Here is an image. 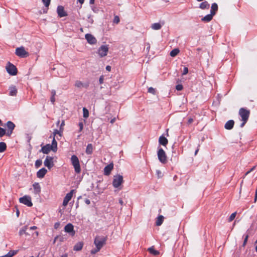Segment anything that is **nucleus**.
<instances>
[{
	"instance_id": "51",
	"label": "nucleus",
	"mask_w": 257,
	"mask_h": 257,
	"mask_svg": "<svg viewBox=\"0 0 257 257\" xmlns=\"http://www.w3.org/2000/svg\"><path fill=\"white\" fill-rule=\"evenodd\" d=\"M13 133V131H10V130H8L7 132H6V135L9 137L11 136V135H12Z\"/></svg>"
},
{
	"instance_id": "15",
	"label": "nucleus",
	"mask_w": 257,
	"mask_h": 257,
	"mask_svg": "<svg viewBox=\"0 0 257 257\" xmlns=\"http://www.w3.org/2000/svg\"><path fill=\"white\" fill-rule=\"evenodd\" d=\"M113 168V164L112 163H110L105 167L104 169V174L105 175L108 176L110 174L111 171L112 170Z\"/></svg>"
},
{
	"instance_id": "31",
	"label": "nucleus",
	"mask_w": 257,
	"mask_h": 257,
	"mask_svg": "<svg viewBox=\"0 0 257 257\" xmlns=\"http://www.w3.org/2000/svg\"><path fill=\"white\" fill-rule=\"evenodd\" d=\"M7 126L8 130L13 131L15 127V124L11 121H8L7 123Z\"/></svg>"
},
{
	"instance_id": "4",
	"label": "nucleus",
	"mask_w": 257,
	"mask_h": 257,
	"mask_svg": "<svg viewBox=\"0 0 257 257\" xmlns=\"http://www.w3.org/2000/svg\"><path fill=\"white\" fill-rule=\"evenodd\" d=\"M239 115L241 117V120H248L250 114V110L246 108L241 107L238 112Z\"/></svg>"
},
{
	"instance_id": "61",
	"label": "nucleus",
	"mask_w": 257,
	"mask_h": 257,
	"mask_svg": "<svg viewBox=\"0 0 257 257\" xmlns=\"http://www.w3.org/2000/svg\"><path fill=\"white\" fill-rule=\"evenodd\" d=\"M59 238V236H56L55 237V238H54V241H53V243H54V244L56 242V240H57L58 238Z\"/></svg>"
},
{
	"instance_id": "46",
	"label": "nucleus",
	"mask_w": 257,
	"mask_h": 257,
	"mask_svg": "<svg viewBox=\"0 0 257 257\" xmlns=\"http://www.w3.org/2000/svg\"><path fill=\"white\" fill-rule=\"evenodd\" d=\"M183 86L182 84H178L176 86V90L178 91H181L183 89Z\"/></svg>"
},
{
	"instance_id": "52",
	"label": "nucleus",
	"mask_w": 257,
	"mask_h": 257,
	"mask_svg": "<svg viewBox=\"0 0 257 257\" xmlns=\"http://www.w3.org/2000/svg\"><path fill=\"white\" fill-rule=\"evenodd\" d=\"M64 125H65V122H64V120H63L60 125V130H63V126Z\"/></svg>"
},
{
	"instance_id": "63",
	"label": "nucleus",
	"mask_w": 257,
	"mask_h": 257,
	"mask_svg": "<svg viewBox=\"0 0 257 257\" xmlns=\"http://www.w3.org/2000/svg\"><path fill=\"white\" fill-rule=\"evenodd\" d=\"M37 228V226H32L30 227V229L34 230V229H36Z\"/></svg>"
},
{
	"instance_id": "7",
	"label": "nucleus",
	"mask_w": 257,
	"mask_h": 257,
	"mask_svg": "<svg viewBox=\"0 0 257 257\" xmlns=\"http://www.w3.org/2000/svg\"><path fill=\"white\" fill-rule=\"evenodd\" d=\"M6 70L11 75H16L17 74V69L13 64L9 62L6 66Z\"/></svg>"
},
{
	"instance_id": "11",
	"label": "nucleus",
	"mask_w": 257,
	"mask_h": 257,
	"mask_svg": "<svg viewBox=\"0 0 257 257\" xmlns=\"http://www.w3.org/2000/svg\"><path fill=\"white\" fill-rule=\"evenodd\" d=\"M64 231L69 233L71 236H74L75 234V232L74 230V226L72 224L69 223L67 224L64 227Z\"/></svg>"
},
{
	"instance_id": "10",
	"label": "nucleus",
	"mask_w": 257,
	"mask_h": 257,
	"mask_svg": "<svg viewBox=\"0 0 257 257\" xmlns=\"http://www.w3.org/2000/svg\"><path fill=\"white\" fill-rule=\"evenodd\" d=\"M74 192V190H72L70 191V192L68 193L66 195L65 197L64 198L63 201V205L64 206H65V207L67 205L69 201L70 200H71V199L72 198Z\"/></svg>"
},
{
	"instance_id": "41",
	"label": "nucleus",
	"mask_w": 257,
	"mask_h": 257,
	"mask_svg": "<svg viewBox=\"0 0 257 257\" xmlns=\"http://www.w3.org/2000/svg\"><path fill=\"white\" fill-rule=\"evenodd\" d=\"M42 160H37L35 162V167L37 168H39L42 165Z\"/></svg>"
},
{
	"instance_id": "1",
	"label": "nucleus",
	"mask_w": 257,
	"mask_h": 257,
	"mask_svg": "<svg viewBox=\"0 0 257 257\" xmlns=\"http://www.w3.org/2000/svg\"><path fill=\"white\" fill-rule=\"evenodd\" d=\"M107 237L104 236H96L94 239V243L96 248L91 250V254H95L105 244Z\"/></svg>"
},
{
	"instance_id": "45",
	"label": "nucleus",
	"mask_w": 257,
	"mask_h": 257,
	"mask_svg": "<svg viewBox=\"0 0 257 257\" xmlns=\"http://www.w3.org/2000/svg\"><path fill=\"white\" fill-rule=\"evenodd\" d=\"M148 92L155 94L156 93V90L153 87H149L148 88Z\"/></svg>"
},
{
	"instance_id": "24",
	"label": "nucleus",
	"mask_w": 257,
	"mask_h": 257,
	"mask_svg": "<svg viewBox=\"0 0 257 257\" xmlns=\"http://www.w3.org/2000/svg\"><path fill=\"white\" fill-rule=\"evenodd\" d=\"M218 10V6L217 4L213 3L212 4L211 7V10H210V13L212 14L213 15H215L216 12Z\"/></svg>"
},
{
	"instance_id": "62",
	"label": "nucleus",
	"mask_w": 257,
	"mask_h": 257,
	"mask_svg": "<svg viewBox=\"0 0 257 257\" xmlns=\"http://www.w3.org/2000/svg\"><path fill=\"white\" fill-rule=\"evenodd\" d=\"M77 1L81 4V5H82L84 2V0H77Z\"/></svg>"
},
{
	"instance_id": "64",
	"label": "nucleus",
	"mask_w": 257,
	"mask_h": 257,
	"mask_svg": "<svg viewBox=\"0 0 257 257\" xmlns=\"http://www.w3.org/2000/svg\"><path fill=\"white\" fill-rule=\"evenodd\" d=\"M61 257H68V255L67 253H65V254H63L62 255H61Z\"/></svg>"
},
{
	"instance_id": "29",
	"label": "nucleus",
	"mask_w": 257,
	"mask_h": 257,
	"mask_svg": "<svg viewBox=\"0 0 257 257\" xmlns=\"http://www.w3.org/2000/svg\"><path fill=\"white\" fill-rule=\"evenodd\" d=\"M162 28V25L159 23H154L151 25V28L154 30H159Z\"/></svg>"
},
{
	"instance_id": "57",
	"label": "nucleus",
	"mask_w": 257,
	"mask_h": 257,
	"mask_svg": "<svg viewBox=\"0 0 257 257\" xmlns=\"http://www.w3.org/2000/svg\"><path fill=\"white\" fill-rule=\"evenodd\" d=\"M51 93L52 96H55L56 91L55 90H52Z\"/></svg>"
},
{
	"instance_id": "6",
	"label": "nucleus",
	"mask_w": 257,
	"mask_h": 257,
	"mask_svg": "<svg viewBox=\"0 0 257 257\" xmlns=\"http://www.w3.org/2000/svg\"><path fill=\"white\" fill-rule=\"evenodd\" d=\"M16 54L21 58H26L29 55V53L25 50L24 47L17 48L16 49Z\"/></svg>"
},
{
	"instance_id": "12",
	"label": "nucleus",
	"mask_w": 257,
	"mask_h": 257,
	"mask_svg": "<svg viewBox=\"0 0 257 257\" xmlns=\"http://www.w3.org/2000/svg\"><path fill=\"white\" fill-rule=\"evenodd\" d=\"M53 158L47 156L45 160L44 161V165L47 167L49 169H51L54 166Z\"/></svg>"
},
{
	"instance_id": "26",
	"label": "nucleus",
	"mask_w": 257,
	"mask_h": 257,
	"mask_svg": "<svg viewBox=\"0 0 257 257\" xmlns=\"http://www.w3.org/2000/svg\"><path fill=\"white\" fill-rule=\"evenodd\" d=\"M210 5L207 1H204L201 3L199 6V8L202 10L209 9Z\"/></svg>"
},
{
	"instance_id": "34",
	"label": "nucleus",
	"mask_w": 257,
	"mask_h": 257,
	"mask_svg": "<svg viewBox=\"0 0 257 257\" xmlns=\"http://www.w3.org/2000/svg\"><path fill=\"white\" fill-rule=\"evenodd\" d=\"M7 149L6 144L4 142H0V153L4 152Z\"/></svg>"
},
{
	"instance_id": "13",
	"label": "nucleus",
	"mask_w": 257,
	"mask_h": 257,
	"mask_svg": "<svg viewBox=\"0 0 257 257\" xmlns=\"http://www.w3.org/2000/svg\"><path fill=\"white\" fill-rule=\"evenodd\" d=\"M85 38L87 42L91 45H94L97 43L96 39L90 34H86L85 35Z\"/></svg>"
},
{
	"instance_id": "48",
	"label": "nucleus",
	"mask_w": 257,
	"mask_h": 257,
	"mask_svg": "<svg viewBox=\"0 0 257 257\" xmlns=\"http://www.w3.org/2000/svg\"><path fill=\"white\" fill-rule=\"evenodd\" d=\"M242 121V122L240 124V127H243L245 124L247 122V120H241Z\"/></svg>"
},
{
	"instance_id": "28",
	"label": "nucleus",
	"mask_w": 257,
	"mask_h": 257,
	"mask_svg": "<svg viewBox=\"0 0 257 257\" xmlns=\"http://www.w3.org/2000/svg\"><path fill=\"white\" fill-rule=\"evenodd\" d=\"M164 218L163 215H159L157 218L156 222V225L160 226L163 222Z\"/></svg>"
},
{
	"instance_id": "60",
	"label": "nucleus",
	"mask_w": 257,
	"mask_h": 257,
	"mask_svg": "<svg viewBox=\"0 0 257 257\" xmlns=\"http://www.w3.org/2000/svg\"><path fill=\"white\" fill-rule=\"evenodd\" d=\"M115 120H116V118L115 117H114L111 119L110 123L112 124L115 121Z\"/></svg>"
},
{
	"instance_id": "8",
	"label": "nucleus",
	"mask_w": 257,
	"mask_h": 257,
	"mask_svg": "<svg viewBox=\"0 0 257 257\" xmlns=\"http://www.w3.org/2000/svg\"><path fill=\"white\" fill-rule=\"evenodd\" d=\"M20 203H23L28 207H31L33 205V203L31 201V198L29 196L25 195L23 197H21L19 199Z\"/></svg>"
},
{
	"instance_id": "33",
	"label": "nucleus",
	"mask_w": 257,
	"mask_h": 257,
	"mask_svg": "<svg viewBox=\"0 0 257 257\" xmlns=\"http://www.w3.org/2000/svg\"><path fill=\"white\" fill-rule=\"evenodd\" d=\"M148 250L151 254L154 255H158L160 253L159 251L157 250H155L154 247H150L148 249Z\"/></svg>"
},
{
	"instance_id": "22",
	"label": "nucleus",
	"mask_w": 257,
	"mask_h": 257,
	"mask_svg": "<svg viewBox=\"0 0 257 257\" xmlns=\"http://www.w3.org/2000/svg\"><path fill=\"white\" fill-rule=\"evenodd\" d=\"M234 121L233 120L230 119L226 122V130H231L234 126Z\"/></svg>"
},
{
	"instance_id": "20",
	"label": "nucleus",
	"mask_w": 257,
	"mask_h": 257,
	"mask_svg": "<svg viewBox=\"0 0 257 257\" xmlns=\"http://www.w3.org/2000/svg\"><path fill=\"white\" fill-rule=\"evenodd\" d=\"M33 187L35 194H39L41 192V187L39 183L35 182L33 184Z\"/></svg>"
},
{
	"instance_id": "35",
	"label": "nucleus",
	"mask_w": 257,
	"mask_h": 257,
	"mask_svg": "<svg viewBox=\"0 0 257 257\" xmlns=\"http://www.w3.org/2000/svg\"><path fill=\"white\" fill-rule=\"evenodd\" d=\"M28 227L27 226H24L22 228H21L19 231V235L20 236L23 235L24 234H28L26 232V230H27Z\"/></svg>"
},
{
	"instance_id": "17",
	"label": "nucleus",
	"mask_w": 257,
	"mask_h": 257,
	"mask_svg": "<svg viewBox=\"0 0 257 257\" xmlns=\"http://www.w3.org/2000/svg\"><path fill=\"white\" fill-rule=\"evenodd\" d=\"M51 150H52V147H50V144H47L42 147L41 151L44 154H48Z\"/></svg>"
},
{
	"instance_id": "53",
	"label": "nucleus",
	"mask_w": 257,
	"mask_h": 257,
	"mask_svg": "<svg viewBox=\"0 0 257 257\" xmlns=\"http://www.w3.org/2000/svg\"><path fill=\"white\" fill-rule=\"evenodd\" d=\"M59 226H60V223L59 222H56L54 224V228L55 229H57L58 228H59Z\"/></svg>"
},
{
	"instance_id": "27",
	"label": "nucleus",
	"mask_w": 257,
	"mask_h": 257,
	"mask_svg": "<svg viewBox=\"0 0 257 257\" xmlns=\"http://www.w3.org/2000/svg\"><path fill=\"white\" fill-rule=\"evenodd\" d=\"M50 147L52 148V151L54 152L57 151V143L54 137H53V141L52 142V144L50 145Z\"/></svg>"
},
{
	"instance_id": "43",
	"label": "nucleus",
	"mask_w": 257,
	"mask_h": 257,
	"mask_svg": "<svg viewBox=\"0 0 257 257\" xmlns=\"http://www.w3.org/2000/svg\"><path fill=\"white\" fill-rule=\"evenodd\" d=\"M6 134V131L4 128L0 127V137H3Z\"/></svg>"
},
{
	"instance_id": "18",
	"label": "nucleus",
	"mask_w": 257,
	"mask_h": 257,
	"mask_svg": "<svg viewBox=\"0 0 257 257\" xmlns=\"http://www.w3.org/2000/svg\"><path fill=\"white\" fill-rule=\"evenodd\" d=\"M159 143L160 145H161L163 146H166L168 143V141L166 138H165L163 136H161L160 137L159 139Z\"/></svg>"
},
{
	"instance_id": "59",
	"label": "nucleus",
	"mask_w": 257,
	"mask_h": 257,
	"mask_svg": "<svg viewBox=\"0 0 257 257\" xmlns=\"http://www.w3.org/2000/svg\"><path fill=\"white\" fill-rule=\"evenodd\" d=\"M119 203H120V204L121 205H123V200H122V199L121 198H120V199H119Z\"/></svg>"
},
{
	"instance_id": "32",
	"label": "nucleus",
	"mask_w": 257,
	"mask_h": 257,
	"mask_svg": "<svg viewBox=\"0 0 257 257\" xmlns=\"http://www.w3.org/2000/svg\"><path fill=\"white\" fill-rule=\"evenodd\" d=\"M179 52V49H174L170 52V55L171 57H174L178 54Z\"/></svg>"
},
{
	"instance_id": "44",
	"label": "nucleus",
	"mask_w": 257,
	"mask_h": 257,
	"mask_svg": "<svg viewBox=\"0 0 257 257\" xmlns=\"http://www.w3.org/2000/svg\"><path fill=\"white\" fill-rule=\"evenodd\" d=\"M119 22L120 20L119 17L118 16H115L113 21V23L117 24L119 23Z\"/></svg>"
},
{
	"instance_id": "30",
	"label": "nucleus",
	"mask_w": 257,
	"mask_h": 257,
	"mask_svg": "<svg viewBox=\"0 0 257 257\" xmlns=\"http://www.w3.org/2000/svg\"><path fill=\"white\" fill-rule=\"evenodd\" d=\"M93 152V146L91 144H89L86 149V153L88 155H90Z\"/></svg>"
},
{
	"instance_id": "38",
	"label": "nucleus",
	"mask_w": 257,
	"mask_h": 257,
	"mask_svg": "<svg viewBox=\"0 0 257 257\" xmlns=\"http://www.w3.org/2000/svg\"><path fill=\"white\" fill-rule=\"evenodd\" d=\"M248 234L247 233H245L243 235V237L244 238V240H243V242L242 243V246H245L246 243H247V240H248Z\"/></svg>"
},
{
	"instance_id": "47",
	"label": "nucleus",
	"mask_w": 257,
	"mask_h": 257,
	"mask_svg": "<svg viewBox=\"0 0 257 257\" xmlns=\"http://www.w3.org/2000/svg\"><path fill=\"white\" fill-rule=\"evenodd\" d=\"M78 125H79V132H80L82 131L83 128V124L82 122H79V124H78Z\"/></svg>"
},
{
	"instance_id": "50",
	"label": "nucleus",
	"mask_w": 257,
	"mask_h": 257,
	"mask_svg": "<svg viewBox=\"0 0 257 257\" xmlns=\"http://www.w3.org/2000/svg\"><path fill=\"white\" fill-rule=\"evenodd\" d=\"M188 68L186 67H185L184 68V70H183V73L182 74L183 75H186L188 73Z\"/></svg>"
},
{
	"instance_id": "9",
	"label": "nucleus",
	"mask_w": 257,
	"mask_h": 257,
	"mask_svg": "<svg viewBox=\"0 0 257 257\" xmlns=\"http://www.w3.org/2000/svg\"><path fill=\"white\" fill-rule=\"evenodd\" d=\"M108 51V47L107 45H102L98 50V53L100 57H103L107 55Z\"/></svg>"
},
{
	"instance_id": "2",
	"label": "nucleus",
	"mask_w": 257,
	"mask_h": 257,
	"mask_svg": "<svg viewBox=\"0 0 257 257\" xmlns=\"http://www.w3.org/2000/svg\"><path fill=\"white\" fill-rule=\"evenodd\" d=\"M71 161L74 168L75 172L77 174L80 173L81 168L78 157L76 155H72L71 158Z\"/></svg>"
},
{
	"instance_id": "16",
	"label": "nucleus",
	"mask_w": 257,
	"mask_h": 257,
	"mask_svg": "<svg viewBox=\"0 0 257 257\" xmlns=\"http://www.w3.org/2000/svg\"><path fill=\"white\" fill-rule=\"evenodd\" d=\"M47 172V170L43 168L40 169L37 173V177L39 178H43Z\"/></svg>"
},
{
	"instance_id": "56",
	"label": "nucleus",
	"mask_w": 257,
	"mask_h": 257,
	"mask_svg": "<svg viewBox=\"0 0 257 257\" xmlns=\"http://www.w3.org/2000/svg\"><path fill=\"white\" fill-rule=\"evenodd\" d=\"M85 202L86 204H87V205H89L90 204V201L89 199H86L85 200Z\"/></svg>"
},
{
	"instance_id": "42",
	"label": "nucleus",
	"mask_w": 257,
	"mask_h": 257,
	"mask_svg": "<svg viewBox=\"0 0 257 257\" xmlns=\"http://www.w3.org/2000/svg\"><path fill=\"white\" fill-rule=\"evenodd\" d=\"M44 6L48 8L50 4V2H51V0H42Z\"/></svg>"
},
{
	"instance_id": "58",
	"label": "nucleus",
	"mask_w": 257,
	"mask_h": 257,
	"mask_svg": "<svg viewBox=\"0 0 257 257\" xmlns=\"http://www.w3.org/2000/svg\"><path fill=\"white\" fill-rule=\"evenodd\" d=\"M111 66L108 65L106 67V70L108 71H111Z\"/></svg>"
},
{
	"instance_id": "40",
	"label": "nucleus",
	"mask_w": 257,
	"mask_h": 257,
	"mask_svg": "<svg viewBox=\"0 0 257 257\" xmlns=\"http://www.w3.org/2000/svg\"><path fill=\"white\" fill-rule=\"evenodd\" d=\"M236 212H234L233 213H232L230 216H229V217L228 218V222H231L234 219L236 215Z\"/></svg>"
},
{
	"instance_id": "19",
	"label": "nucleus",
	"mask_w": 257,
	"mask_h": 257,
	"mask_svg": "<svg viewBox=\"0 0 257 257\" xmlns=\"http://www.w3.org/2000/svg\"><path fill=\"white\" fill-rule=\"evenodd\" d=\"M75 86L77 88L85 87L87 88L89 86V84H84L80 80H77L75 81Z\"/></svg>"
},
{
	"instance_id": "36",
	"label": "nucleus",
	"mask_w": 257,
	"mask_h": 257,
	"mask_svg": "<svg viewBox=\"0 0 257 257\" xmlns=\"http://www.w3.org/2000/svg\"><path fill=\"white\" fill-rule=\"evenodd\" d=\"M83 116L85 118H87L89 116V111L85 107L83 108Z\"/></svg>"
},
{
	"instance_id": "25",
	"label": "nucleus",
	"mask_w": 257,
	"mask_h": 257,
	"mask_svg": "<svg viewBox=\"0 0 257 257\" xmlns=\"http://www.w3.org/2000/svg\"><path fill=\"white\" fill-rule=\"evenodd\" d=\"M83 246V243L82 242H78L74 246L73 249L75 251L81 250Z\"/></svg>"
},
{
	"instance_id": "21",
	"label": "nucleus",
	"mask_w": 257,
	"mask_h": 257,
	"mask_svg": "<svg viewBox=\"0 0 257 257\" xmlns=\"http://www.w3.org/2000/svg\"><path fill=\"white\" fill-rule=\"evenodd\" d=\"M213 16L214 15L210 13V14L207 15L205 17H203L201 19V21L205 23H208L212 20Z\"/></svg>"
},
{
	"instance_id": "39",
	"label": "nucleus",
	"mask_w": 257,
	"mask_h": 257,
	"mask_svg": "<svg viewBox=\"0 0 257 257\" xmlns=\"http://www.w3.org/2000/svg\"><path fill=\"white\" fill-rule=\"evenodd\" d=\"M62 132H63V130H60V129L59 130H55L53 133V137H54V138H55L56 135H59L60 137H61Z\"/></svg>"
},
{
	"instance_id": "54",
	"label": "nucleus",
	"mask_w": 257,
	"mask_h": 257,
	"mask_svg": "<svg viewBox=\"0 0 257 257\" xmlns=\"http://www.w3.org/2000/svg\"><path fill=\"white\" fill-rule=\"evenodd\" d=\"M51 101L52 102V103H54L55 101V96H52L50 98Z\"/></svg>"
},
{
	"instance_id": "23",
	"label": "nucleus",
	"mask_w": 257,
	"mask_h": 257,
	"mask_svg": "<svg viewBox=\"0 0 257 257\" xmlns=\"http://www.w3.org/2000/svg\"><path fill=\"white\" fill-rule=\"evenodd\" d=\"M10 95L15 96H16L17 93V89L15 86H12L10 87Z\"/></svg>"
},
{
	"instance_id": "55",
	"label": "nucleus",
	"mask_w": 257,
	"mask_h": 257,
	"mask_svg": "<svg viewBox=\"0 0 257 257\" xmlns=\"http://www.w3.org/2000/svg\"><path fill=\"white\" fill-rule=\"evenodd\" d=\"M193 122V119L192 118H189L188 120V123L190 124Z\"/></svg>"
},
{
	"instance_id": "49",
	"label": "nucleus",
	"mask_w": 257,
	"mask_h": 257,
	"mask_svg": "<svg viewBox=\"0 0 257 257\" xmlns=\"http://www.w3.org/2000/svg\"><path fill=\"white\" fill-rule=\"evenodd\" d=\"M104 81V76L103 75H101L99 79V82L100 84H102L103 83Z\"/></svg>"
},
{
	"instance_id": "5",
	"label": "nucleus",
	"mask_w": 257,
	"mask_h": 257,
	"mask_svg": "<svg viewBox=\"0 0 257 257\" xmlns=\"http://www.w3.org/2000/svg\"><path fill=\"white\" fill-rule=\"evenodd\" d=\"M123 177L120 175L114 176L112 185L114 188H118L123 183Z\"/></svg>"
},
{
	"instance_id": "3",
	"label": "nucleus",
	"mask_w": 257,
	"mask_h": 257,
	"mask_svg": "<svg viewBox=\"0 0 257 257\" xmlns=\"http://www.w3.org/2000/svg\"><path fill=\"white\" fill-rule=\"evenodd\" d=\"M157 155L159 160L162 164H166L167 162V157L164 150L160 148L158 149Z\"/></svg>"
},
{
	"instance_id": "14",
	"label": "nucleus",
	"mask_w": 257,
	"mask_h": 257,
	"mask_svg": "<svg viewBox=\"0 0 257 257\" xmlns=\"http://www.w3.org/2000/svg\"><path fill=\"white\" fill-rule=\"evenodd\" d=\"M57 12L58 16L60 18L67 16V14L65 11L64 7L62 6H58L57 9Z\"/></svg>"
},
{
	"instance_id": "37",
	"label": "nucleus",
	"mask_w": 257,
	"mask_h": 257,
	"mask_svg": "<svg viewBox=\"0 0 257 257\" xmlns=\"http://www.w3.org/2000/svg\"><path fill=\"white\" fill-rule=\"evenodd\" d=\"M18 252V250H11L7 254L9 256V257H13L15 254H16Z\"/></svg>"
}]
</instances>
